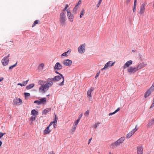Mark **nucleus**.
Segmentation results:
<instances>
[{
  "mask_svg": "<svg viewBox=\"0 0 154 154\" xmlns=\"http://www.w3.org/2000/svg\"><path fill=\"white\" fill-rule=\"evenodd\" d=\"M69 51H67V52H65L64 53H63V54H62V55H61V56H67V53Z\"/></svg>",
  "mask_w": 154,
  "mask_h": 154,
  "instance_id": "41",
  "label": "nucleus"
},
{
  "mask_svg": "<svg viewBox=\"0 0 154 154\" xmlns=\"http://www.w3.org/2000/svg\"><path fill=\"white\" fill-rule=\"evenodd\" d=\"M53 123H54V122L53 121L51 122L49 125L48 127L49 128L51 126Z\"/></svg>",
  "mask_w": 154,
  "mask_h": 154,
  "instance_id": "48",
  "label": "nucleus"
},
{
  "mask_svg": "<svg viewBox=\"0 0 154 154\" xmlns=\"http://www.w3.org/2000/svg\"><path fill=\"white\" fill-rule=\"evenodd\" d=\"M138 70V68H129L128 69V72L131 74L134 73Z\"/></svg>",
  "mask_w": 154,
  "mask_h": 154,
  "instance_id": "12",
  "label": "nucleus"
},
{
  "mask_svg": "<svg viewBox=\"0 0 154 154\" xmlns=\"http://www.w3.org/2000/svg\"><path fill=\"white\" fill-rule=\"evenodd\" d=\"M154 107V102H153L152 103L151 106H150V108L151 109L152 108H153Z\"/></svg>",
  "mask_w": 154,
  "mask_h": 154,
  "instance_id": "47",
  "label": "nucleus"
},
{
  "mask_svg": "<svg viewBox=\"0 0 154 154\" xmlns=\"http://www.w3.org/2000/svg\"><path fill=\"white\" fill-rule=\"evenodd\" d=\"M85 44H83L81 45L78 48L79 52L80 54L84 53L85 51Z\"/></svg>",
  "mask_w": 154,
  "mask_h": 154,
  "instance_id": "7",
  "label": "nucleus"
},
{
  "mask_svg": "<svg viewBox=\"0 0 154 154\" xmlns=\"http://www.w3.org/2000/svg\"><path fill=\"white\" fill-rule=\"evenodd\" d=\"M137 149V154H143V149L142 146H138Z\"/></svg>",
  "mask_w": 154,
  "mask_h": 154,
  "instance_id": "14",
  "label": "nucleus"
},
{
  "mask_svg": "<svg viewBox=\"0 0 154 154\" xmlns=\"http://www.w3.org/2000/svg\"><path fill=\"white\" fill-rule=\"evenodd\" d=\"M66 20L65 13L64 12H62L60 14L59 19L60 24L62 26H65Z\"/></svg>",
  "mask_w": 154,
  "mask_h": 154,
  "instance_id": "3",
  "label": "nucleus"
},
{
  "mask_svg": "<svg viewBox=\"0 0 154 154\" xmlns=\"http://www.w3.org/2000/svg\"><path fill=\"white\" fill-rule=\"evenodd\" d=\"M39 66L42 67H43L44 66V64L43 63H42Z\"/></svg>",
  "mask_w": 154,
  "mask_h": 154,
  "instance_id": "51",
  "label": "nucleus"
},
{
  "mask_svg": "<svg viewBox=\"0 0 154 154\" xmlns=\"http://www.w3.org/2000/svg\"><path fill=\"white\" fill-rule=\"evenodd\" d=\"M10 54H9L8 55L5 57L2 60V63L4 66H6L8 65L9 62V59L8 58L9 57Z\"/></svg>",
  "mask_w": 154,
  "mask_h": 154,
  "instance_id": "5",
  "label": "nucleus"
},
{
  "mask_svg": "<svg viewBox=\"0 0 154 154\" xmlns=\"http://www.w3.org/2000/svg\"><path fill=\"white\" fill-rule=\"evenodd\" d=\"M146 4V3L145 2L141 5L139 12V13L140 14H142L144 13Z\"/></svg>",
  "mask_w": 154,
  "mask_h": 154,
  "instance_id": "6",
  "label": "nucleus"
},
{
  "mask_svg": "<svg viewBox=\"0 0 154 154\" xmlns=\"http://www.w3.org/2000/svg\"><path fill=\"white\" fill-rule=\"evenodd\" d=\"M55 118H54V121L53 122H54V123L57 124V118L56 117V115H55Z\"/></svg>",
  "mask_w": 154,
  "mask_h": 154,
  "instance_id": "38",
  "label": "nucleus"
},
{
  "mask_svg": "<svg viewBox=\"0 0 154 154\" xmlns=\"http://www.w3.org/2000/svg\"><path fill=\"white\" fill-rule=\"evenodd\" d=\"M48 154H54L53 151H51L49 152Z\"/></svg>",
  "mask_w": 154,
  "mask_h": 154,
  "instance_id": "62",
  "label": "nucleus"
},
{
  "mask_svg": "<svg viewBox=\"0 0 154 154\" xmlns=\"http://www.w3.org/2000/svg\"><path fill=\"white\" fill-rule=\"evenodd\" d=\"M53 126L54 128H55V127L57 126V125L56 123H53Z\"/></svg>",
  "mask_w": 154,
  "mask_h": 154,
  "instance_id": "61",
  "label": "nucleus"
},
{
  "mask_svg": "<svg viewBox=\"0 0 154 154\" xmlns=\"http://www.w3.org/2000/svg\"><path fill=\"white\" fill-rule=\"evenodd\" d=\"M115 62H113L112 61H109L105 64L104 67H111L113 66Z\"/></svg>",
  "mask_w": 154,
  "mask_h": 154,
  "instance_id": "15",
  "label": "nucleus"
},
{
  "mask_svg": "<svg viewBox=\"0 0 154 154\" xmlns=\"http://www.w3.org/2000/svg\"><path fill=\"white\" fill-rule=\"evenodd\" d=\"M91 139H92V138H91L89 140H88V144H89L91 142Z\"/></svg>",
  "mask_w": 154,
  "mask_h": 154,
  "instance_id": "56",
  "label": "nucleus"
},
{
  "mask_svg": "<svg viewBox=\"0 0 154 154\" xmlns=\"http://www.w3.org/2000/svg\"><path fill=\"white\" fill-rule=\"evenodd\" d=\"M130 1H131V0H126V2L127 4H128L130 2Z\"/></svg>",
  "mask_w": 154,
  "mask_h": 154,
  "instance_id": "57",
  "label": "nucleus"
},
{
  "mask_svg": "<svg viewBox=\"0 0 154 154\" xmlns=\"http://www.w3.org/2000/svg\"><path fill=\"white\" fill-rule=\"evenodd\" d=\"M50 82H47L45 85H42L44 83L43 81H40L39 84L41 85L42 86L39 89V91L42 93H44L46 92L49 89V87L51 86L53 84V82L52 81L49 80Z\"/></svg>",
  "mask_w": 154,
  "mask_h": 154,
  "instance_id": "1",
  "label": "nucleus"
},
{
  "mask_svg": "<svg viewBox=\"0 0 154 154\" xmlns=\"http://www.w3.org/2000/svg\"><path fill=\"white\" fill-rule=\"evenodd\" d=\"M41 101V104L44 103L46 102V98H43L41 99L40 100Z\"/></svg>",
  "mask_w": 154,
  "mask_h": 154,
  "instance_id": "25",
  "label": "nucleus"
},
{
  "mask_svg": "<svg viewBox=\"0 0 154 154\" xmlns=\"http://www.w3.org/2000/svg\"><path fill=\"white\" fill-rule=\"evenodd\" d=\"M51 130L49 129L48 127H47L43 131V133L44 134H49L51 131Z\"/></svg>",
  "mask_w": 154,
  "mask_h": 154,
  "instance_id": "17",
  "label": "nucleus"
},
{
  "mask_svg": "<svg viewBox=\"0 0 154 154\" xmlns=\"http://www.w3.org/2000/svg\"><path fill=\"white\" fill-rule=\"evenodd\" d=\"M25 97H29L30 96V94L29 93H24V94Z\"/></svg>",
  "mask_w": 154,
  "mask_h": 154,
  "instance_id": "33",
  "label": "nucleus"
},
{
  "mask_svg": "<svg viewBox=\"0 0 154 154\" xmlns=\"http://www.w3.org/2000/svg\"><path fill=\"white\" fill-rule=\"evenodd\" d=\"M107 68H102L101 69V71H103L106 70Z\"/></svg>",
  "mask_w": 154,
  "mask_h": 154,
  "instance_id": "55",
  "label": "nucleus"
},
{
  "mask_svg": "<svg viewBox=\"0 0 154 154\" xmlns=\"http://www.w3.org/2000/svg\"><path fill=\"white\" fill-rule=\"evenodd\" d=\"M4 79V78L3 77H1L0 78V82L3 81Z\"/></svg>",
  "mask_w": 154,
  "mask_h": 154,
  "instance_id": "58",
  "label": "nucleus"
},
{
  "mask_svg": "<svg viewBox=\"0 0 154 154\" xmlns=\"http://www.w3.org/2000/svg\"><path fill=\"white\" fill-rule=\"evenodd\" d=\"M18 85H20L21 87L23 86L22 85V84L20 83H19L17 84Z\"/></svg>",
  "mask_w": 154,
  "mask_h": 154,
  "instance_id": "60",
  "label": "nucleus"
},
{
  "mask_svg": "<svg viewBox=\"0 0 154 154\" xmlns=\"http://www.w3.org/2000/svg\"><path fill=\"white\" fill-rule=\"evenodd\" d=\"M34 103H37V105H39L41 104L40 100H36L34 101Z\"/></svg>",
  "mask_w": 154,
  "mask_h": 154,
  "instance_id": "30",
  "label": "nucleus"
},
{
  "mask_svg": "<svg viewBox=\"0 0 154 154\" xmlns=\"http://www.w3.org/2000/svg\"><path fill=\"white\" fill-rule=\"evenodd\" d=\"M60 76L57 75L55 76L54 78H49L48 80H50L54 81H58L62 79V82L59 84L60 86H62L64 85V77L63 76L61 73H59Z\"/></svg>",
  "mask_w": 154,
  "mask_h": 154,
  "instance_id": "2",
  "label": "nucleus"
},
{
  "mask_svg": "<svg viewBox=\"0 0 154 154\" xmlns=\"http://www.w3.org/2000/svg\"><path fill=\"white\" fill-rule=\"evenodd\" d=\"M120 108L119 107V108H118L117 109H116L114 111L115 113H116L117 112H118L120 110Z\"/></svg>",
  "mask_w": 154,
  "mask_h": 154,
  "instance_id": "50",
  "label": "nucleus"
},
{
  "mask_svg": "<svg viewBox=\"0 0 154 154\" xmlns=\"http://www.w3.org/2000/svg\"><path fill=\"white\" fill-rule=\"evenodd\" d=\"M51 108L46 109H45L42 112V114H45V115L47 113L51 111Z\"/></svg>",
  "mask_w": 154,
  "mask_h": 154,
  "instance_id": "21",
  "label": "nucleus"
},
{
  "mask_svg": "<svg viewBox=\"0 0 154 154\" xmlns=\"http://www.w3.org/2000/svg\"><path fill=\"white\" fill-rule=\"evenodd\" d=\"M22 103V100L18 98H16L14 99L13 101V104L14 105H20Z\"/></svg>",
  "mask_w": 154,
  "mask_h": 154,
  "instance_id": "9",
  "label": "nucleus"
},
{
  "mask_svg": "<svg viewBox=\"0 0 154 154\" xmlns=\"http://www.w3.org/2000/svg\"><path fill=\"white\" fill-rule=\"evenodd\" d=\"M136 3H134V8L133 9V11L134 12H135L136 11Z\"/></svg>",
  "mask_w": 154,
  "mask_h": 154,
  "instance_id": "32",
  "label": "nucleus"
},
{
  "mask_svg": "<svg viewBox=\"0 0 154 154\" xmlns=\"http://www.w3.org/2000/svg\"><path fill=\"white\" fill-rule=\"evenodd\" d=\"M72 61L69 59H66L63 61V64L66 66H70L72 64Z\"/></svg>",
  "mask_w": 154,
  "mask_h": 154,
  "instance_id": "10",
  "label": "nucleus"
},
{
  "mask_svg": "<svg viewBox=\"0 0 154 154\" xmlns=\"http://www.w3.org/2000/svg\"><path fill=\"white\" fill-rule=\"evenodd\" d=\"M153 91H152V90L149 89L147 90L145 93L144 94V97L146 98L148 96H149L150 95L151 93Z\"/></svg>",
  "mask_w": 154,
  "mask_h": 154,
  "instance_id": "13",
  "label": "nucleus"
},
{
  "mask_svg": "<svg viewBox=\"0 0 154 154\" xmlns=\"http://www.w3.org/2000/svg\"><path fill=\"white\" fill-rule=\"evenodd\" d=\"M17 63V62L14 65H13L12 66H10L9 67H14L15 66H16V65Z\"/></svg>",
  "mask_w": 154,
  "mask_h": 154,
  "instance_id": "46",
  "label": "nucleus"
},
{
  "mask_svg": "<svg viewBox=\"0 0 154 154\" xmlns=\"http://www.w3.org/2000/svg\"><path fill=\"white\" fill-rule=\"evenodd\" d=\"M100 123L99 122H98L96 124H95L94 126L93 127V128H96L97 127H98L99 126Z\"/></svg>",
  "mask_w": 154,
  "mask_h": 154,
  "instance_id": "36",
  "label": "nucleus"
},
{
  "mask_svg": "<svg viewBox=\"0 0 154 154\" xmlns=\"http://www.w3.org/2000/svg\"><path fill=\"white\" fill-rule=\"evenodd\" d=\"M87 95L88 96H89V100H90L92 98L91 92L88 91L87 92Z\"/></svg>",
  "mask_w": 154,
  "mask_h": 154,
  "instance_id": "24",
  "label": "nucleus"
},
{
  "mask_svg": "<svg viewBox=\"0 0 154 154\" xmlns=\"http://www.w3.org/2000/svg\"><path fill=\"white\" fill-rule=\"evenodd\" d=\"M77 126H76L75 125H74L72 127V128L74 130V131H75L76 128Z\"/></svg>",
  "mask_w": 154,
  "mask_h": 154,
  "instance_id": "54",
  "label": "nucleus"
},
{
  "mask_svg": "<svg viewBox=\"0 0 154 154\" xmlns=\"http://www.w3.org/2000/svg\"><path fill=\"white\" fill-rule=\"evenodd\" d=\"M81 0H79V2L77 3V4H76V5H77V6H78V5L81 4Z\"/></svg>",
  "mask_w": 154,
  "mask_h": 154,
  "instance_id": "45",
  "label": "nucleus"
},
{
  "mask_svg": "<svg viewBox=\"0 0 154 154\" xmlns=\"http://www.w3.org/2000/svg\"><path fill=\"white\" fill-rule=\"evenodd\" d=\"M31 114L32 115L36 116L38 115V112L35 109H33L32 110Z\"/></svg>",
  "mask_w": 154,
  "mask_h": 154,
  "instance_id": "20",
  "label": "nucleus"
},
{
  "mask_svg": "<svg viewBox=\"0 0 154 154\" xmlns=\"http://www.w3.org/2000/svg\"><path fill=\"white\" fill-rule=\"evenodd\" d=\"M149 89L151 90L152 91H153L154 90V82L153 83L152 86Z\"/></svg>",
  "mask_w": 154,
  "mask_h": 154,
  "instance_id": "35",
  "label": "nucleus"
},
{
  "mask_svg": "<svg viewBox=\"0 0 154 154\" xmlns=\"http://www.w3.org/2000/svg\"><path fill=\"white\" fill-rule=\"evenodd\" d=\"M29 81V80L28 79L27 80L23 82L22 84V85L23 86H25L27 84L28 82Z\"/></svg>",
  "mask_w": 154,
  "mask_h": 154,
  "instance_id": "29",
  "label": "nucleus"
},
{
  "mask_svg": "<svg viewBox=\"0 0 154 154\" xmlns=\"http://www.w3.org/2000/svg\"><path fill=\"white\" fill-rule=\"evenodd\" d=\"M82 114H80L79 116V119H79V120H80V119L82 117Z\"/></svg>",
  "mask_w": 154,
  "mask_h": 154,
  "instance_id": "59",
  "label": "nucleus"
},
{
  "mask_svg": "<svg viewBox=\"0 0 154 154\" xmlns=\"http://www.w3.org/2000/svg\"><path fill=\"white\" fill-rule=\"evenodd\" d=\"M34 86V84H31L27 85L26 86V88L27 89L29 90L32 88Z\"/></svg>",
  "mask_w": 154,
  "mask_h": 154,
  "instance_id": "19",
  "label": "nucleus"
},
{
  "mask_svg": "<svg viewBox=\"0 0 154 154\" xmlns=\"http://www.w3.org/2000/svg\"><path fill=\"white\" fill-rule=\"evenodd\" d=\"M85 13V10L84 9H82V10L80 12V17L81 18L82 17Z\"/></svg>",
  "mask_w": 154,
  "mask_h": 154,
  "instance_id": "22",
  "label": "nucleus"
},
{
  "mask_svg": "<svg viewBox=\"0 0 154 154\" xmlns=\"http://www.w3.org/2000/svg\"><path fill=\"white\" fill-rule=\"evenodd\" d=\"M61 68H54V70L55 71L56 70H60ZM55 72L57 74H59V73H58V72L57 71H55Z\"/></svg>",
  "mask_w": 154,
  "mask_h": 154,
  "instance_id": "40",
  "label": "nucleus"
},
{
  "mask_svg": "<svg viewBox=\"0 0 154 154\" xmlns=\"http://www.w3.org/2000/svg\"><path fill=\"white\" fill-rule=\"evenodd\" d=\"M67 16L68 19L71 22H72L74 20V16L70 12L68 11Z\"/></svg>",
  "mask_w": 154,
  "mask_h": 154,
  "instance_id": "11",
  "label": "nucleus"
},
{
  "mask_svg": "<svg viewBox=\"0 0 154 154\" xmlns=\"http://www.w3.org/2000/svg\"><path fill=\"white\" fill-rule=\"evenodd\" d=\"M89 110H87L84 113V115L85 116H87L89 115Z\"/></svg>",
  "mask_w": 154,
  "mask_h": 154,
  "instance_id": "34",
  "label": "nucleus"
},
{
  "mask_svg": "<svg viewBox=\"0 0 154 154\" xmlns=\"http://www.w3.org/2000/svg\"><path fill=\"white\" fill-rule=\"evenodd\" d=\"M62 67L61 65L58 62H57L55 64L54 67Z\"/></svg>",
  "mask_w": 154,
  "mask_h": 154,
  "instance_id": "27",
  "label": "nucleus"
},
{
  "mask_svg": "<svg viewBox=\"0 0 154 154\" xmlns=\"http://www.w3.org/2000/svg\"><path fill=\"white\" fill-rule=\"evenodd\" d=\"M137 126V125H136L135 128L133 129L129 133L127 134L126 137L128 139L130 138L134 134V132L137 130V129L136 128Z\"/></svg>",
  "mask_w": 154,
  "mask_h": 154,
  "instance_id": "8",
  "label": "nucleus"
},
{
  "mask_svg": "<svg viewBox=\"0 0 154 154\" xmlns=\"http://www.w3.org/2000/svg\"><path fill=\"white\" fill-rule=\"evenodd\" d=\"M100 71H99L97 73L95 76V78L96 79H97V77L99 75L100 73Z\"/></svg>",
  "mask_w": 154,
  "mask_h": 154,
  "instance_id": "42",
  "label": "nucleus"
},
{
  "mask_svg": "<svg viewBox=\"0 0 154 154\" xmlns=\"http://www.w3.org/2000/svg\"><path fill=\"white\" fill-rule=\"evenodd\" d=\"M125 140V137H122L120 138L117 141L112 143L111 144V145L113 147L119 145L123 142Z\"/></svg>",
  "mask_w": 154,
  "mask_h": 154,
  "instance_id": "4",
  "label": "nucleus"
},
{
  "mask_svg": "<svg viewBox=\"0 0 154 154\" xmlns=\"http://www.w3.org/2000/svg\"><path fill=\"white\" fill-rule=\"evenodd\" d=\"M79 119H78L77 120L75 121L74 122V124H75L74 125H75L77 126V124H78L79 122Z\"/></svg>",
  "mask_w": 154,
  "mask_h": 154,
  "instance_id": "37",
  "label": "nucleus"
},
{
  "mask_svg": "<svg viewBox=\"0 0 154 154\" xmlns=\"http://www.w3.org/2000/svg\"><path fill=\"white\" fill-rule=\"evenodd\" d=\"M68 7V5L67 4H66L65 5V6L64 9H63V11H62V12H64L65 13V10H66V11H68V10H67V9Z\"/></svg>",
  "mask_w": 154,
  "mask_h": 154,
  "instance_id": "28",
  "label": "nucleus"
},
{
  "mask_svg": "<svg viewBox=\"0 0 154 154\" xmlns=\"http://www.w3.org/2000/svg\"><path fill=\"white\" fill-rule=\"evenodd\" d=\"M2 144V142L0 140V147H1Z\"/></svg>",
  "mask_w": 154,
  "mask_h": 154,
  "instance_id": "63",
  "label": "nucleus"
},
{
  "mask_svg": "<svg viewBox=\"0 0 154 154\" xmlns=\"http://www.w3.org/2000/svg\"><path fill=\"white\" fill-rule=\"evenodd\" d=\"M77 7H78V6H77V5H75V7L74 9V11H76L77 10V8H78Z\"/></svg>",
  "mask_w": 154,
  "mask_h": 154,
  "instance_id": "53",
  "label": "nucleus"
},
{
  "mask_svg": "<svg viewBox=\"0 0 154 154\" xmlns=\"http://www.w3.org/2000/svg\"><path fill=\"white\" fill-rule=\"evenodd\" d=\"M137 0H134V3H137Z\"/></svg>",
  "mask_w": 154,
  "mask_h": 154,
  "instance_id": "64",
  "label": "nucleus"
},
{
  "mask_svg": "<svg viewBox=\"0 0 154 154\" xmlns=\"http://www.w3.org/2000/svg\"><path fill=\"white\" fill-rule=\"evenodd\" d=\"M102 0H99L98 3L97 5V7L98 8L99 7L100 4H101Z\"/></svg>",
  "mask_w": 154,
  "mask_h": 154,
  "instance_id": "39",
  "label": "nucleus"
},
{
  "mask_svg": "<svg viewBox=\"0 0 154 154\" xmlns=\"http://www.w3.org/2000/svg\"><path fill=\"white\" fill-rule=\"evenodd\" d=\"M147 64L144 63H142L138 66V67H143L146 66Z\"/></svg>",
  "mask_w": 154,
  "mask_h": 154,
  "instance_id": "23",
  "label": "nucleus"
},
{
  "mask_svg": "<svg viewBox=\"0 0 154 154\" xmlns=\"http://www.w3.org/2000/svg\"><path fill=\"white\" fill-rule=\"evenodd\" d=\"M38 23V20H36L34 21V22L32 26V27H33L35 26L36 24Z\"/></svg>",
  "mask_w": 154,
  "mask_h": 154,
  "instance_id": "31",
  "label": "nucleus"
},
{
  "mask_svg": "<svg viewBox=\"0 0 154 154\" xmlns=\"http://www.w3.org/2000/svg\"><path fill=\"white\" fill-rule=\"evenodd\" d=\"M94 88L93 87H91L90 89L88 91H89L91 92H92L94 90Z\"/></svg>",
  "mask_w": 154,
  "mask_h": 154,
  "instance_id": "43",
  "label": "nucleus"
},
{
  "mask_svg": "<svg viewBox=\"0 0 154 154\" xmlns=\"http://www.w3.org/2000/svg\"><path fill=\"white\" fill-rule=\"evenodd\" d=\"M115 112H111V113H110L109 114V116H111L114 114H115Z\"/></svg>",
  "mask_w": 154,
  "mask_h": 154,
  "instance_id": "52",
  "label": "nucleus"
},
{
  "mask_svg": "<svg viewBox=\"0 0 154 154\" xmlns=\"http://www.w3.org/2000/svg\"><path fill=\"white\" fill-rule=\"evenodd\" d=\"M132 61L131 60L128 61L125 63V66L127 67H128L132 63Z\"/></svg>",
  "mask_w": 154,
  "mask_h": 154,
  "instance_id": "18",
  "label": "nucleus"
},
{
  "mask_svg": "<svg viewBox=\"0 0 154 154\" xmlns=\"http://www.w3.org/2000/svg\"><path fill=\"white\" fill-rule=\"evenodd\" d=\"M5 134V133H3L1 132L0 133V139Z\"/></svg>",
  "mask_w": 154,
  "mask_h": 154,
  "instance_id": "44",
  "label": "nucleus"
},
{
  "mask_svg": "<svg viewBox=\"0 0 154 154\" xmlns=\"http://www.w3.org/2000/svg\"><path fill=\"white\" fill-rule=\"evenodd\" d=\"M36 116L32 115L30 118V120L32 122L34 121L35 119Z\"/></svg>",
  "mask_w": 154,
  "mask_h": 154,
  "instance_id": "26",
  "label": "nucleus"
},
{
  "mask_svg": "<svg viewBox=\"0 0 154 154\" xmlns=\"http://www.w3.org/2000/svg\"><path fill=\"white\" fill-rule=\"evenodd\" d=\"M53 123H54V122L53 121L51 122L49 125L48 127L49 128L51 126Z\"/></svg>",
  "mask_w": 154,
  "mask_h": 154,
  "instance_id": "49",
  "label": "nucleus"
},
{
  "mask_svg": "<svg viewBox=\"0 0 154 154\" xmlns=\"http://www.w3.org/2000/svg\"><path fill=\"white\" fill-rule=\"evenodd\" d=\"M154 125V119H152L151 120L149 121L147 126L148 127H150Z\"/></svg>",
  "mask_w": 154,
  "mask_h": 154,
  "instance_id": "16",
  "label": "nucleus"
}]
</instances>
